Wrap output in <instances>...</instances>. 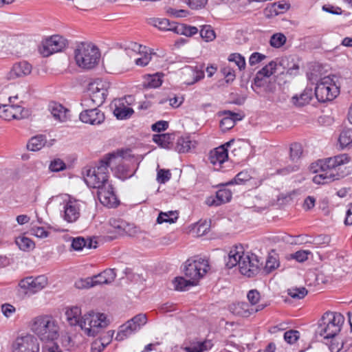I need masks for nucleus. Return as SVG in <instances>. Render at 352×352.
<instances>
[{
	"instance_id": "f257e3e1",
	"label": "nucleus",
	"mask_w": 352,
	"mask_h": 352,
	"mask_svg": "<svg viewBox=\"0 0 352 352\" xmlns=\"http://www.w3.org/2000/svg\"><path fill=\"white\" fill-rule=\"evenodd\" d=\"M350 160L347 154H341L311 164L310 170L318 173L313 177V182L316 184H325L344 177L347 174L341 167Z\"/></svg>"
},
{
	"instance_id": "f03ea898",
	"label": "nucleus",
	"mask_w": 352,
	"mask_h": 352,
	"mask_svg": "<svg viewBox=\"0 0 352 352\" xmlns=\"http://www.w3.org/2000/svg\"><path fill=\"white\" fill-rule=\"evenodd\" d=\"M65 316L71 326H79L87 336H96L101 329L108 325L105 314L90 311L80 317L81 309L78 306L68 308Z\"/></svg>"
},
{
	"instance_id": "7ed1b4c3",
	"label": "nucleus",
	"mask_w": 352,
	"mask_h": 352,
	"mask_svg": "<svg viewBox=\"0 0 352 352\" xmlns=\"http://www.w3.org/2000/svg\"><path fill=\"white\" fill-rule=\"evenodd\" d=\"M118 157L114 153H109L100 161L97 166L85 169L84 180L87 185L99 189L109 184V168Z\"/></svg>"
},
{
	"instance_id": "20e7f679",
	"label": "nucleus",
	"mask_w": 352,
	"mask_h": 352,
	"mask_svg": "<svg viewBox=\"0 0 352 352\" xmlns=\"http://www.w3.org/2000/svg\"><path fill=\"white\" fill-rule=\"evenodd\" d=\"M31 330L41 341L56 340L59 336V326L57 320L50 315H42L34 318L31 323Z\"/></svg>"
},
{
	"instance_id": "39448f33",
	"label": "nucleus",
	"mask_w": 352,
	"mask_h": 352,
	"mask_svg": "<svg viewBox=\"0 0 352 352\" xmlns=\"http://www.w3.org/2000/svg\"><path fill=\"white\" fill-rule=\"evenodd\" d=\"M344 322L340 313L327 311L320 319L316 332L324 339L333 338L340 331Z\"/></svg>"
},
{
	"instance_id": "423d86ee",
	"label": "nucleus",
	"mask_w": 352,
	"mask_h": 352,
	"mask_svg": "<svg viewBox=\"0 0 352 352\" xmlns=\"http://www.w3.org/2000/svg\"><path fill=\"white\" fill-rule=\"evenodd\" d=\"M75 60L78 67L85 69H91L98 63L100 57L98 49L88 43H80L74 52Z\"/></svg>"
},
{
	"instance_id": "0eeeda50",
	"label": "nucleus",
	"mask_w": 352,
	"mask_h": 352,
	"mask_svg": "<svg viewBox=\"0 0 352 352\" xmlns=\"http://www.w3.org/2000/svg\"><path fill=\"white\" fill-rule=\"evenodd\" d=\"M339 92V87L329 76L321 78L315 88V96L320 102L333 100Z\"/></svg>"
},
{
	"instance_id": "6e6552de",
	"label": "nucleus",
	"mask_w": 352,
	"mask_h": 352,
	"mask_svg": "<svg viewBox=\"0 0 352 352\" xmlns=\"http://www.w3.org/2000/svg\"><path fill=\"white\" fill-rule=\"evenodd\" d=\"M209 268L207 260L199 258L198 259L189 258L184 263V272L186 277L195 280L197 285L200 278L207 272Z\"/></svg>"
},
{
	"instance_id": "1a4fd4ad",
	"label": "nucleus",
	"mask_w": 352,
	"mask_h": 352,
	"mask_svg": "<svg viewBox=\"0 0 352 352\" xmlns=\"http://www.w3.org/2000/svg\"><path fill=\"white\" fill-rule=\"evenodd\" d=\"M116 277L115 269H107L97 275L77 280L75 286L78 289H85L102 284L107 285L113 282Z\"/></svg>"
},
{
	"instance_id": "9d476101",
	"label": "nucleus",
	"mask_w": 352,
	"mask_h": 352,
	"mask_svg": "<svg viewBox=\"0 0 352 352\" xmlns=\"http://www.w3.org/2000/svg\"><path fill=\"white\" fill-rule=\"evenodd\" d=\"M88 92L89 98L85 100V106L90 107L91 104H92L93 106L99 107L104 102L107 95V90L104 88L101 80H97L90 82L88 85Z\"/></svg>"
},
{
	"instance_id": "9b49d317",
	"label": "nucleus",
	"mask_w": 352,
	"mask_h": 352,
	"mask_svg": "<svg viewBox=\"0 0 352 352\" xmlns=\"http://www.w3.org/2000/svg\"><path fill=\"white\" fill-rule=\"evenodd\" d=\"M67 45V41L60 35H53L42 41L40 47L41 54L47 57L51 54L63 50Z\"/></svg>"
},
{
	"instance_id": "f8f14e48",
	"label": "nucleus",
	"mask_w": 352,
	"mask_h": 352,
	"mask_svg": "<svg viewBox=\"0 0 352 352\" xmlns=\"http://www.w3.org/2000/svg\"><path fill=\"white\" fill-rule=\"evenodd\" d=\"M13 352H39L38 339L31 334L19 336L12 344Z\"/></svg>"
},
{
	"instance_id": "ddd939ff",
	"label": "nucleus",
	"mask_w": 352,
	"mask_h": 352,
	"mask_svg": "<svg viewBox=\"0 0 352 352\" xmlns=\"http://www.w3.org/2000/svg\"><path fill=\"white\" fill-rule=\"evenodd\" d=\"M262 264L256 255L245 254L240 263L239 271L243 275L252 277L258 274Z\"/></svg>"
},
{
	"instance_id": "4468645a",
	"label": "nucleus",
	"mask_w": 352,
	"mask_h": 352,
	"mask_svg": "<svg viewBox=\"0 0 352 352\" xmlns=\"http://www.w3.org/2000/svg\"><path fill=\"white\" fill-rule=\"evenodd\" d=\"M47 284V279L45 276L36 278L30 276L21 280L19 287L24 290L25 294L32 295L43 289Z\"/></svg>"
},
{
	"instance_id": "2eb2a0df",
	"label": "nucleus",
	"mask_w": 352,
	"mask_h": 352,
	"mask_svg": "<svg viewBox=\"0 0 352 352\" xmlns=\"http://www.w3.org/2000/svg\"><path fill=\"white\" fill-rule=\"evenodd\" d=\"M97 194L98 199L102 205L108 208H113L118 205L119 201L110 183L98 189Z\"/></svg>"
},
{
	"instance_id": "dca6fc26",
	"label": "nucleus",
	"mask_w": 352,
	"mask_h": 352,
	"mask_svg": "<svg viewBox=\"0 0 352 352\" xmlns=\"http://www.w3.org/2000/svg\"><path fill=\"white\" fill-rule=\"evenodd\" d=\"M79 118L82 122L92 125L100 124L105 119L104 113L96 106L82 111L80 113Z\"/></svg>"
},
{
	"instance_id": "f3484780",
	"label": "nucleus",
	"mask_w": 352,
	"mask_h": 352,
	"mask_svg": "<svg viewBox=\"0 0 352 352\" xmlns=\"http://www.w3.org/2000/svg\"><path fill=\"white\" fill-rule=\"evenodd\" d=\"M276 62L272 60L260 69L254 78V85L258 87H263L267 82L266 78L276 72Z\"/></svg>"
},
{
	"instance_id": "a211bd4d",
	"label": "nucleus",
	"mask_w": 352,
	"mask_h": 352,
	"mask_svg": "<svg viewBox=\"0 0 352 352\" xmlns=\"http://www.w3.org/2000/svg\"><path fill=\"white\" fill-rule=\"evenodd\" d=\"M32 72V65L26 61H21L13 65L8 72L7 78L13 80L16 78L29 75Z\"/></svg>"
},
{
	"instance_id": "6ab92c4d",
	"label": "nucleus",
	"mask_w": 352,
	"mask_h": 352,
	"mask_svg": "<svg viewBox=\"0 0 352 352\" xmlns=\"http://www.w3.org/2000/svg\"><path fill=\"white\" fill-rule=\"evenodd\" d=\"M63 219L68 223L75 222L80 217L79 204L76 201H67L64 207Z\"/></svg>"
},
{
	"instance_id": "aec40b11",
	"label": "nucleus",
	"mask_w": 352,
	"mask_h": 352,
	"mask_svg": "<svg viewBox=\"0 0 352 352\" xmlns=\"http://www.w3.org/2000/svg\"><path fill=\"white\" fill-rule=\"evenodd\" d=\"M244 255L245 254L242 250V247H236L235 248L232 249L230 251L228 257L225 259L226 267L231 269L236 265H239V267L240 268V263L242 260V256Z\"/></svg>"
},
{
	"instance_id": "412c9836",
	"label": "nucleus",
	"mask_w": 352,
	"mask_h": 352,
	"mask_svg": "<svg viewBox=\"0 0 352 352\" xmlns=\"http://www.w3.org/2000/svg\"><path fill=\"white\" fill-rule=\"evenodd\" d=\"M229 311L234 315L241 317H249L253 314L250 305L245 302L232 303L229 306Z\"/></svg>"
},
{
	"instance_id": "4be33fe9",
	"label": "nucleus",
	"mask_w": 352,
	"mask_h": 352,
	"mask_svg": "<svg viewBox=\"0 0 352 352\" xmlns=\"http://www.w3.org/2000/svg\"><path fill=\"white\" fill-rule=\"evenodd\" d=\"M228 159V151L223 148V146H219L213 151H211L210 155V163L214 166H219L221 167V165L227 161Z\"/></svg>"
},
{
	"instance_id": "5701e85b",
	"label": "nucleus",
	"mask_w": 352,
	"mask_h": 352,
	"mask_svg": "<svg viewBox=\"0 0 352 352\" xmlns=\"http://www.w3.org/2000/svg\"><path fill=\"white\" fill-rule=\"evenodd\" d=\"M109 225L114 229L115 232L119 234L131 235L133 232L131 231L133 227L126 221L120 219H111Z\"/></svg>"
},
{
	"instance_id": "b1692460",
	"label": "nucleus",
	"mask_w": 352,
	"mask_h": 352,
	"mask_svg": "<svg viewBox=\"0 0 352 352\" xmlns=\"http://www.w3.org/2000/svg\"><path fill=\"white\" fill-rule=\"evenodd\" d=\"M49 111L55 120L64 122L67 119V109L60 104L52 102L49 104Z\"/></svg>"
},
{
	"instance_id": "393cba45",
	"label": "nucleus",
	"mask_w": 352,
	"mask_h": 352,
	"mask_svg": "<svg viewBox=\"0 0 352 352\" xmlns=\"http://www.w3.org/2000/svg\"><path fill=\"white\" fill-rule=\"evenodd\" d=\"M212 346V342L206 340L203 342H192L183 349L186 352H205L210 350Z\"/></svg>"
},
{
	"instance_id": "a878e982",
	"label": "nucleus",
	"mask_w": 352,
	"mask_h": 352,
	"mask_svg": "<svg viewBox=\"0 0 352 352\" xmlns=\"http://www.w3.org/2000/svg\"><path fill=\"white\" fill-rule=\"evenodd\" d=\"M174 140L175 135L173 133H162L153 135V142L164 148H170Z\"/></svg>"
},
{
	"instance_id": "bb28decb",
	"label": "nucleus",
	"mask_w": 352,
	"mask_h": 352,
	"mask_svg": "<svg viewBox=\"0 0 352 352\" xmlns=\"http://www.w3.org/2000/svg\"><path fill=\"white\" fill-rule=\"evenodd\" d=\"M313 97V90L311 88L306 87L302 93L298 96L295 95L292 98V102L298 107L304 106L308 104Z\"/></svg>"
},
{
	"instance_id": "cd10ccee",
	"label": "nucleus",
	"mask_w": 352,
	"mask_h": 352,
	"mask_svg": "<svg viewBox=\"0 0 352 352\" xmlns=\"http://www.w3.org/2000/svg\"><path fill=\"white\" fill-rule=\"evenodd\" d=\"M154 25L162 30L172 31L177 34L180 32L179 26L175 23H170L167 19H157L154 21Z\"/></svg>"
},
{
	"instance_id": "c85d7f7f",
	"label": "nucleus",
	"mask_w": 352,
	"mask_h": 352,
	"mask_svg": "<svg viewBox=\"0 0 352 352\" xmlns=\"http://www.w3.org/2000/svg\"><path fill=\"white\" fill-rule=\"evenodd\" d=\"M46 138L43 135H37L32 137L27 144L28 150L32 151H37L41 150L46 144Z\"/></svg>"
},
{
	"instance_id": "c756f323",
	"label": "nucleus",
	"mask_w": 352,
	"mask_h": 352,
	"mask_svg": "<svg viewBox=\"0 0 352 352\" xmlns=\"http://www.w3.org/2000/svg\"><path fill=\"white\" fill-rule=\"evenodd\" d=\"M173 284L175 289L178 291H186L190 287L197 285L195 280H191L190 278L186 280L182 276L175 278L173 281Z\"/></svg>"
},
{
	"instance_id": "7c9ffc66",
	"label": "nucleus",
	"mask_w": 352,
	"mask_h": 352,
	"mask_svg": "<svg viewBox=\"0 0 352 352\" xmlns=\"http://www.w3.org/2000/svg\"><path fill=\"white\" fill-rule=\"evenodd\" d=\"M134 327L131 324V323L127 321L125 324H122L120 327V330L117 333L116 340L118 341L124 340V339L127 338L132 334H133L135 332L137 331L136 329H133Z\"/></svg>"
},
{
	"instance_id": "2f4dec72",
	"label": "nucleus",
	"mask_w": 352,
	"mask_h": 352,
	"mask_svg": "<svg viewBox=\"0 0 352 352\" xmlns=\"http://www.w3.org/2000/svg\"><path fill=\"white\" fill-rule=\"evenodd\" d=\"M133 112L132 108L124 105L123 103L116 104V108L113 110L114 116L119 120L127 119Z\"/></svg>"
},
{
	"instance_id": "473e14b6",
	"label": "nucleus",
	"mask_w": 352,
	"mask_h": 352,
	"mask_svg": "<svg viewBox=\"0 0 352 352\" xmlns=\"http://www.w3.org/2000/svg\"><path fill=\"white\" fill-rule=\"evenodd\" d=\"M338 140L342 148L346 147L352 144V129H343Z\"/></svg>"
},
{
	"instance_id": "72a5a7b5",
	"label": "nucleus",
	"mask_w": 352,
	"mask_h": 352,
	"mask_svg": "<svg viewBox=\"0 0 352 352\" xmlns=\"http://www.w3.org/2000/svg\"><path fill=\"white\" fill-rule=\"evenodd\" d=\"M192 142L188 138L181 137L177 139L175 150L179 153L188 152L191 148Z\"/></svg>"
},
{
	"instance_id": "f704fd0d",
	"label": "nucleus",
	"mask_w": 352,
	"mask_h": 352,
	"mask_svg": "<svg viewBox=\"0 0 352 352\" xmlns=\"http://www.w3.org/2000/svg\"><path fill=\"white\" fill-rule=\"evenodd\" d=\"M16 244L20 250L23 251H28L29 250L34 248V242L29 238L21 236L16 239Z\"/></svg>"
},
{
	"instance_id": "c9c22d12",
	"label": "nucleus",
	"mask_w": 352,
	"mask_h": 352,
	"mask_svg": "<svg viewBox=\"0 0 352 352\" xmlns=\"http://www.w3.org/2000/svg\"><path fill=\"white\" fill-rule=\"evenodd\" d=\"M216 198L217 204L221 205L230 201L232 192L226 188H221L217 191Z\"/></svg>"
},
{
	"instance_id": "e433bc0d",
	"label": "nucleus",
	"mask_w": 352,
	"mask_h": 352,
	"mask_svg": "<svg viewBox=\"0 0 352 352\" xmlns=\"http://www.w3.org/2000/svg\"><path fill=\"white\" fill-rule=\"evenodd\" d=\"M178 218L176 212L169 211L168 212H161L157 219V222L160 224L162 223H173Z\"/></svg>"
},
{
	"instance_id": "4c0bfd02",
	"label": "nucleus",
	"mask_w": 352,
	"mask_h": 352,
	"mask_svg": "<svg viewBox=\"0 0 352 352\" xmlns=\"http://www.w3.org/2000/svg\"><path fill=\"white\" fill-rule=\"evenodd\" d=\"M201 38L206 42L212 41L216 38V34L212 28L209 25L201 26L200 30Z\"/></svg>"
},
{
	"instance_id": "58836bf2",
	"label": "nucleus",
	"mask_w": 352,
	"mask_h": 352,
	"mask_svg": "<svg viewBox=\"0 0 352 352\" xmlns=\"http://www.w3.org/2000/svg\"><path fill=\"white\" fill-rule=\"evenodd\" d=\"M128 321L131 323V325H133V327H134L133 329L138 331L146 323L147 318L146 314H140Z\"/></svg>"
},
{
	"instance_id": "ea45409f",
	"label": "nucleus",
	"mask_w": 352,
	"mask_h": 352,
	"mask_svg": "<svg viewBox=\"0 0 352 352\" xmlns=\"http://www.w3.org/2000/svg\"><path fill=\"white\" fill-rule=\"evenodd\" d=\"M307 293V289L304 287H292L288 289V295L295 299H302Z\"/></svg>"
},
{
	"instance_id": "a19ab883",
	"label": "nucleus",
	"mask_w": 352,
	"mask_h": 352,
	"mask_svg": "<svg viewBox=\"0 0 352 352\" xmlns=\"http://www.w3.org/2000/svg\"><path fill=\"white\" fill-rule=\"evenodd\" d=\"M286 40V37L283 34L276 33L271 36L270 43L272 47L278 48L285 43Z\"/></svg>"
},
{
	"instance_id": "79ce46f5",
	"label": "nucleus",
	"mask_w": 352,
	"mask_h": 352,
	"mask_svg": "<svg viewBox=\"0 0 352 352\" xmlns=\"http://www.w3.org/2000/svg\"><path fill=\"white\" fill-rule=\"evenodd\" d=\"M252 178L251 175L250 174L249 171L247 170L241 171L232 180L229 184H241L245 182L249 181Z\"/></svg>"
},
{
	"instance_id": "37998d69",
	"label": "nucleus",
	"mask_w": 352,
	"mask_h": 352,
	"mask_svg": "<svg viewBox=\"0 0 352 352\" xmlns=\"http://www.w3.org/2000/svg\"><path fill=\"white\" fill-rule=\"evenodd\" d=\"M279 266V261L276 256L269 255L265 263V271L267 273H270Z\"/></svg>"
},
{
	"instance_id": "c03bdc74",
	"label": "nucleus",
	"mask_w": 352,
	"mask_h": 352,
	"mask_svg": "<svg viewBox=\"0 0 352 352\" xmlns=\"http://www.w3.org/2000/svg\"><path fill=\"white\" fill-rule=\"evenodd\" d=\"M302 154V147L299 143H293L290 146V158L292 161L298 160Z\"/></svg>"
},
{
	"instance_id": "a18cd8bd",
	"label": "nucleus",
	"mask_w": 352,
	"mask_h": 352,
	"mask_svg": "<svg viewBox=\"0 0 352 352\" xmlns=\"http://www.w3.org/2000/svg\"><path fill=\"white\" fill-rule=\"evenodd\" d=\"M228 60L230 62H234L238 66L239 70L244 69L245 67V60L243 56L240 54L234 53L229 56Z\"/></svg>"
},
{
	"instance_id": "49530a36",
	"label": "nucleus",
	"mask_w": 352,
	"mask_h": 352,
	"mask_svg": "<svg viewBox=\"0 0 352 352\" xmlns=\"http://www.w3.org/2000/svg\"><path fill=\"white\" fill-rule=\"evenodd\" d=\"M12 111V107H10V105L6 104H0V118L5 120H11L14 119Z\"/></svg>"
},
{
	"instance_id": "de8ad7c7",
	"label": "nucleus",
	"mask_w": 352,
	"mask_h": 352,
	"mask_svg": "<svg viewBox=\"0 0 352 352\" xmlns=\"http://www.w3.org/2000/svg\"><path fill=\"white\" fill-rule=\"evenodd\" d=\"M162 83L161 76L158 74L150 75L147 79L146 86L150 88L159 87Z\"/></svg>"
},
{
	"instance_id": "09e8293b",
	"label": "nucleus",
	"mask_w": 352,
	"mask_h": 352,
	"mask_svg": "<svg viewBox=\"0 0 352 352\" xmlns=\"http://www.w3.org/2000/svg\"><path fill=\"white\" fill-rule=\"evenodd\" d=\"M300 333L296 330H289L284 333V339L289 344H294L299 338Z\"/></svg>"
},
{
	"instance_id": "8fccbe9b",
	"label": "nucleus",
	"mask_w": 352,
	"mask_h": 352,
	"mask_svg": "<svg viewBox=\"0 0 352 352\" xmlns=\"http://www.w3.org/2000/svg\"><path fill=\"white\" fill-rule=\"evenodd\" d=\"M180 32L179 34H184L186 36H192L198 32V29L195 26L178 25Z\"/></svg>"
},
{
	"instance_id": "3c124183",
	"label": "nucleus",
	"mask_w": 352,
	"mask_h": 352,
	"mask_svg": "<svg viewBox=\"0 0 352 352\" xmlns=\"http://www.w3.org/2000/svg\"><path fill=\"white\" fill-rule=\"evenodd\" d=\"M50 169L53 172H58L66 168V164L60 159H55L50 164Z\"/></svg>"
},
{
	"instance_id": "603ef678",
	"label": "nucleus",
	"mask_w": 352,
	"mask_h": 352,
	"mask_svg": "<svg viewBox=\"0 0 352 352\" xmlns=\"http://www.w3.org/2000/svg\"><path fill=\"white\" fill-rule=\"evenodd\" d=\"M311 254L309 250H299L291 254V257L300 263H302L308 259V255Z\"/></svg>"
},
{
	"instance_id": "864d4df0",
	"label": "nucleus",
	"mask_w": 352,
	"mask_h": 352,
	"mask_svg": "<svg viewBox=\"0 0 352 352\" xmlns=\"http://www.w3.org/2000/svg\"><path fill=\"white\" fill-rule=\"evenodd\" d=\"M54 341H45L46 344L43 346L42 352H61L59 346Z\"/></svg>"
},
{
	"instance_id": "5fc2aeb1",
	"label": "nucleus",
	"mask_w": 352,
	"mask_h": 352,
	"mask_svg": "<svg viewBox=\"0 0 352 352\" xmlns=\"http://www.w3.org/2000/svg\"><path fill=\"white\" fill-rule=\"evenodd\" d=\"M10 107H12V116L14 119L21 120L25 117L26 114L25 113L24 109L19 105H10Z\"/></svg>"
},
{
	"instance_id": "6e6d98bb",
	"label": "nucleus",
	"mask_w": 352,
	"mask_h": 352,
	"mask_svg": "<svg viewBox=\"0 0 352 352\" xmlns=\"http://www.w3.org/2000/svg\"><path fill=\"white\" fill-rule=\"evenodd\" d=\"M86 244V240L83 237H76L72 239V248L76 251L82 250Z\"/></svg>"
},
{
	"instance_id": "4d7b16f0",
	"label": "nucleus",
	"mask_w": 352,
	"mask_h": 352,
	"mask_svg": "<svg viewBox=\"0 0 352 352\" xmlns=\"http://www.w3.org/2000/svg\"><path fill=\"white\" fill-rule=\"evenodd\" d=\"M260 297V293L256 289H251L247 294V298L252 305L258 302Z\"/></svg>"
},
{
	"instance_id": "13d9d810",
	"label": "nucleus",
	"mask_w": 352,
	"mask_h": 352,
	"mask_svg": "<svg viewBox=\"0 0 352 352\" xmlns=\"http://www.w3.org/2000/svg\"><path fill=\"white\" fill-rule=\"evenodd\" d=\"M171 177V173L169 170L160 169L157 172V180L160 183L164 184Z\"/></svg>"
},
{
	"instance_id": "bf43d9fd",
	"label": "nucleus",
	"mask_w": 352,
	"mask_h": 352,
	"mask_svg": "<svg viewBox=\"0 0 352 352\" xmlns=\"http://www.w3.org/2000/svg\"><path fill=\"white\" fill-rule=\"evenodd\" d=\"M30 232L38 238H45L48 236V232L43 227L34 226L31 228Z\"/></svg>"
},
{
	"instance_id": "052dcab7",
	"label": "nucleus",
	"mask_w": 352,
	"mask_h": 352,
	"mask_svg": "<svg viewBox=\"0 0 352 352\" xmlns=\"http://www.w3.org/2000/svg\"><path fill=\"white\" fill-rule=\"evenodd\" d=\"M265 58L266 56L263 54L254 52L251 54L249 58V63L250 65H254L263 60Z\"/></svg>"
},
{
	"instance_id": "680f3d73",
	"label": "nucleus",
	"mask_w": 352,
	"mask_h": 352,
	"mask_svg": "<svg viewBox=\"0 0 352 352\" xmlns=\"http://www.w3.org/2000/svg\"><path fill=\"white\" fill-rule=\"evenodd\" d=\"M208 0H187V3L191 9L202 8L207 3Z\"/></svg>"
},
{
	"instance_id": "e2e57ef3",
	"label": "nucleus",
	"mask_w": 352,
	"mask_h": 352,
	"mask_svg": "<svg viewBox=\"0 0 352 352\" xmlns=\"http://www.w3.org/2000/svg\"><path fill=\"white\" fill-rule=\"evenodd\" d=\"M234 126V122L228 116H226L220 122V126L222 130H228Z\"/></svg>"
},
{
	"instance_id": "0e129e2a",
	"label": "nucleus",
	"mask_w": 352,
	"mask_h": 352,
	"mask_svg": "<svg viewBox=\"0 0 352 352\" xmlns=\"http://www.w3.org/2000/svg\"><path fill=\"white\" fill-rule=\"evenodd\" d=\"M1 311L6 318H9L16 311V309L13 305L6 303L1 305Z\"/></svg>"
},
{
	"instance_id": "69168bd1",
	"label": "nucleus",
	"mask_w": 352,
	"mask_h": 352,
	"mask_svg": "<svg viewBox=\"0 0 352 352\" xmlns=\"http://www.w3.org/2000/svg\"><path fill=\"white\" fill-rule=\"evenodd\" d=\"M168 127V122L160 120L153 124L151 126V129L153 131L160 132L162 131H165Z\"/></svg>"
},
{
	"instance_id": "338daca9",
	"label": "nucleus",
	"mask_w": 352,
	"mask_h": 352,
	"mask_svg": "<svg viewBox=\"0 0 352 352\" xmlns=\"http://www.w3.org/2000/svg\"><path fill=\"white\" fill-rule=\"evenodd\" d=\"M222 73L225 76L227 82H232L235 78L234 71L228 67L223 68Z\"/></svg>"
},
{
	"instance_id": "774afa93",
	"label": "nucleus",
	"mask_w": 352,
	"mask_h": 352,
	"mask_svg": "<svg viewBox=\"0 0 352 352\" xmlns=\"http://www.w3.org/2000/svg\"><path fill=\"white\" fill-rule=\"evenodd\" d=\"M105 347L106 346L100 340H96L91 344V352H101Z\"/></svg>"
}]
</instances>
